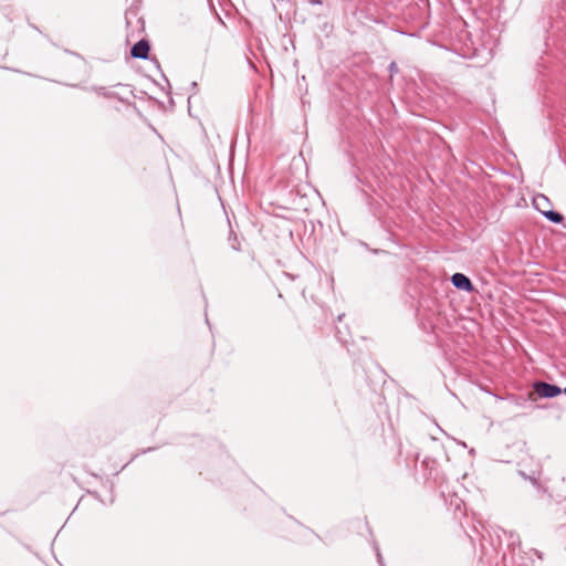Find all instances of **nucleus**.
I'll list each match as a JSON object with an SVG mask.
<instances>
[{"mask_svg":"<svg viewBox=\"0 0 566 566\" xmlns=\"http://www.w3.org/2000/svg\"><path fill=\"white\" fill-rule=\"evenodd\" d=\"M564 392L566 394V388L564 389Z\"/></svg>","mask_w":566,"mask_h":566,"instance_id":"0eeeda50","label":"nucleus"},{"mask_svg":"<svg viewBox=\"0 0 566 566\" xmlns=\"http://www.w3.org/2000/svg\"><path fill=\"white\" fill-rule=\"evenodd\" d=\"M311 4L319 6L322 4V0H308Z\"/></svg>","mask_w":566,"mask_h":566,"instance_id":"423d86ee","label":"nucleus"},{"mask_svg":"<svg viewBox=\"0 0 566 566\" xmlns=\"http://www.w3.org/2000/svg\"><path fill=\"white\" fill-rule=\"evenodd\" d=\"M389 69H390V72H391V73H394V72L396 73V72H397V65H396V63H395V62H391V64H390Z\"/></svg>","mask_w":566,"mask_h":566,"instance_id":"39448f33","label":"nucleus"},{"mask_svg":"<svg viewBox=\"0 0 566 566\" xmlns=\"http://www.w3.org/2000/svg\"><path fill=\"white\" fill-rule=\"evenodd\" d=\"M150 45L147 40H140L135 43L130 50V54L135 59H148Z\"/></svg>","mask_w":566,"mask_h":566,"instance_id":"7ed1b4c3","label":"nucleus"},{"mask_svg":"<svg viewBox=\"0 0 566 566\" xmlns=\"http://www.w3.org/2000/svg\"><path fill=\"white\" fill-rule=\"evenodd\" d=\"M533 389L535 394L543 398H554L562 392V389L558 386L543 381L535 382L533 385Z\"/></svg>","mask_w":566,"mask_h":566,"instance_id":"f257e3e1","label":"nucleus"},{"mask_svg":"<svg viewBox=\"0 0 566 566\" xmlns=\"http://www.w3.org/2000/svg\"><path fill=\"white\" fill-rule=\"evenodd\" d=\"M451 282L453 286H455L459 290L465 291V292H472L474 290V286L470 279L462 274V273H454L451 276Z\"/></svg>","mask_w":566,"mask_h":566,"instance_id":"f03ea898","label":"nucleus"},{"mask_svg":"<svg viewBox=\"0 0 566 566\" xmlns=\"http://www.w3.org/2000/svg\"><path fill=\"white\" fill-rule=\"evenodd\" d=\"M543 214L547 220H549L553 223H560L564 220V217L560 213L553 210L543 211Z\"/></svg>","mask_w":566,"mask_h":566,"instance_id":"20e7f679","label":"nucleus"}]
</instances>
